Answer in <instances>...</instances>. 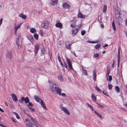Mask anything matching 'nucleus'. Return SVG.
Listing matches in <instances>:
<instances>
[{
	"mask_svg": "<svg viewBox=\"0 0 127 127\" xmlns=\"http://www.w3.org/2000/svg\"><path fill=\"white\" fill-rule=\"evenodd\" d=\"M11 96L13 100L15 102L17 101L18 100V98L16 95L14 94H11Z\"/></svg>",
	"mask_w": 127,
	"mask_h": 127,
	"instance_id": "9",
	"label": "nucleus"
},
{
	"mask_svg": "<svg viewBox=\"0 0 127 127\" xmlns=\"http://www.w3.org/2000/svg\"><path fill=\"white\" fill-rule=\"evenodd\" d=\"M112 86L111 84H109L108 85V87L109 90L111 89L112 88Z\"/></svg>",
	"mask_w": 127,
	"mask_h": 127,
	"instance_id": "43",
	"label": "nucleus"
},
{
	"mask_svg": "<svg viewBox=\"0 0 127 127\" xmlns=\"http://www.w3.org/2000/svg\"><path fill=\"white\" fill-rule=\"evenodd\" d=\"M28 105L29 106H30L31 107H32L33 106V105L32 104L31 102H29Z\"/></svg>",
	"mask_w": 127,
	"mask_h": 127,
	"instance_id": "45",
	"label": "nucleus"
},
{
	"mask_svg": "<svg viewBox=\"0 0 127 127\" xmlns=\"http://www.w3.org/2000/svg\"><path fill=\"white\" fill-rule=\"evenodd\" d=\"M49 25V24L47 21H45L42 24V26L43 28H47Z\"/></svg>",
	"mask_w": 127,
	"mask_h": 127,
	"instance_id": "6",
	"label": "nucleus"
},
{
	"mask_svg": "<svg viewBox=\"0 0 127 127\" xmlns=\"http://www.w3.org/2000/svg\"><path fill=\"white\" fill-rule=\"evenodd\" d=\"M96 76H94L93 80L95 81H96Z\"/></svg>",
	"mask_w": 127,
	"mask_h": 127,
	"instance_id": "60",
	"label": "nucleus"
},
{
	"mask_svg": "<svg viewBox=\"0 0 127 127\" xmlns=\"http://www.w3.org/2000/svg\"><path fill=\"white\" fill-rule=\"evenodd\" d=\"M29 108L31 110V111L32 112H34L35 111V110H34V108H31L29 106Z\"/></svg>",
	"mask_w": 127,
	"mask_h": 127,
	"instance_id": "52",
	"label": "nucleus"
},
{
	"mask_svg": "<svg viewBox=\"0 0 127 127\" xmlns=\"http://www.w3.org/2000/svg\"><path fill=\"white\" fill-rule=\"evenodd\" d=\"M99 56V54L98 53L94 54V57H95L96 58H98V57Z\"/></svg>",
	"mask_w": 127,
	"mask_h": 127,
	"instance_id": "40",
	"label": "nucleus"
},
{
	"mask_svg": "<svg viewBox=\"0 0 127 127\" xmlns=\"http://www.w3.org/2000/svg\"><path fill=\"white\" fill-rule=\"evenodd\" d=\"M55 26L57 27L60 28H61L62 26V24L60 23H57L55 25Z\"/></svg>",
	"mask_w": 127,
	"mask_h": 127,
	"instance_id": "20",
	"label": "nucleus"
},
{
	"mask_svg": "<svg viewBox=\"0 0 127 127\" xmlns=\"http://www.w3.org/2000/svg\"><path fill=\"white\" fill-rule=\"evenodd\" d=\"M86 33V32L85 30H83L81 32V34L82 35H84Z\"/></svg>",
	"mask_w": 127,
	"mask_h": 127,
	"instance_id": "46",
	"label": "nucleus"
},
{
	"mask_svg": "<svg viewBox=\"0 0 127 127\" xmlns=\"http://www.w3.org/2000/svg\"><path fill=\"white\" fill-rule=\"evenodd\" d=\"M60 108L66 114L68 115H70V113L68 110L65 108L63 107L62 105L61 104L60 105Z\"/></svg>",
	"mask_w": 127,
	"mask_h": 127,
	"instance_id": "4",
	"label": "nucleus"
},
{
	"mask_svg": "<svg viewBox=\"0 0 127 127\" xmlns=\"http://www.w3.org/2000/svg\"><path fill=\"white\" fill-rule=\"evenodd\" d=\"M120 55V48L118 49V55Z\"/></svg>",
	"mask_w": 127,
	"mask_h": 127,
	"instance_id": "62",
	"label": "nucleus"
},
{
	"mask_svg": "<svg viewBox=\"0 0 127 127\" xmlns=\"http://www.w3.org/2000/svg\"><path fill=\"white\" fill-rule=\"evenodd\" d=\"M39 33L41 36H43V33L42 31V30H40L39 31Z\"/></svg>",
	"mask_w": 127,
	"mask_h": 127,
	"instance_id": "51",
	"label": "nucleus"
},
{
	"mask_svg": "<svg viewBox=\"0 0 127 127\" xmlns=\"http://www.w3.org/2000/svg\"><path fill=\"white\" fill-rule=\"evenodd\" d=\"M93 76H96V71L95 70L93 71Z\"/></svg>",
	"mask_w": 127,
	"mask_h": 127,
	"instance_id": "50",
	"label": "nucleus"
},
{
	"mask_svg": "<svg viewBox=\"0 0 127 127\" xmlns=\"http://www.w3.org/2000/svg\"><path fill=\"white\" fill-rule=\"evenodd\" d=\"M112 80V76L111 75L109 76V81H110Z\"/></svg>",
	"mask_w": 127,
	"mask_h": 127,
	"instance_id": "53",
	"label": "nucleus"
},
{
	"mask_svg": "<svg viewBox=\"0 0 127 127\" xmlns=\"http://www.w3.org/2000/svg\"><path fill=\"white\" fill-rule=\"evenodd\" d=\"M0 126L2 127H7L6 126H4L0 123Z\"/></svg>",
	"mask_w": 127,
	"mask_h": 127,
	"instance_id": "63",
	"label": "nucleus"
},
{
	"mask_svg": "<svg viewBox=\"0 0 127 127\" xmlns=\"http://www.w3.org/2000/svg\"><path fill=\"white\" fill-rule=\"evenodd\" d=\"M67 63L70 69L71 70H73V68L71 63L70 62V60L68 58H66Z\"/></svg>",
	"mask_w": 127,
	"mask_h": 127,
	"instance_id": "5",
	"label": "nucleus"
},
{
	"mask_svg": "<svg viewBox=\"0 0 127 127\" xmlns=\"http://www.w3.org/2000/svg\"><path fill=\"white\" fill-rule=\"evenodd\" d=\"M16 43L17 45V46L18 47V48L19 49H21V46L20 43L19 42V39H17L16 41Z\"/></svg>",
	"mask_w": 127,
	"mask_h": 127,
	"instance_id": "13",
	"label": "nucleus"
},
{
	"mask_svg": "<svg viewBox=\"0 0 127 127\" xmlns=\"http://www.w3.org/2000/svg\"><path fill=\"white\" fill-rule=\"evenodd\" d=\"M27 38L32 43H34V39L32 36H28Z\"/></svg>",
	"mask_w": 127,
	"mask_h": 127,
	"instance_id": "11",
	"label": "nucleus"
},
{
	"mask_svg": "<svg viewBox=\"0 0 127 127\" xmlns=\"http://www.w3.org/2000/svg\"><path fill=\"white\" fill-rule=\"evenodd\" d=\"M72 44V43H71L69 41H67L66 43V45H68V46H70Z\"/></svg>",
	"mask_w": 127,
	"mask_h": 127,
	"instance_id": "37",
	"label": "nucleus"
},
{
	"mask_svg": "<svg viewBox=\"0 0 127 127\" xmlns=\"http://www.w3.org/2000/svg\"><path fill=\"white\" fill-rule=\"evenodd\" d=\"M63 8L65 9H69L70 7V6L66 2L63 3Z\"/></svg>",
	"mask_w": 127,
	"mask_h": 127,
	"instance_id": "10",
	"label": "nucleus"
},
{
	"mask_svg": "<svg viewBox=\"0 0 127 127\" xmlns=\"http://www.w3.org/2000/svg\"><path fill=\"white\" fill-rule=\"evenodd\" d=\"M18 38L17 39H20L21 38V36L19 34L18 35Z\"/></svg>",
	"mask_w": 127,
	"mask_h": 127,
	"instance_id": "59",
	"label": "nucleus"
},
{
	"mask_svg": "<svg viewBox=\"0 0 127 127\" xmlns=\"http://www.w3.org/2000/svg\"><path fill=\"white\" fill-rule=\"evenodd\" d=\"M58 58L59 62H60L61 61V59L60 58V56L59 55H58Z\"/></svg>",
	"mask_w": 127,
	"mask_h": 127,
	"instance_id": "54",
	"label": "nucleus"
},
{
	"mask_svg": "<svg viewBox=\"0 0 127 127\" xmlns=\"http://www.w3.org/2000/svg\"><path fill=\"white\" fill-rule=\"evenodd\" d=\"M25 123L27 127H36L37 126L31 122L28 119H26L25 121Z\"/></svg>",
	"mask_w": 127,
	"mask_h": 127,
	"instance_id": "2",
	"label": "nucleus"
},
{
	"mask_svg": "<svg viewBox=\"0 0 127 127\" xmlns=\"http://www.w3.org/2000/svg\"><path fill=\"white\" fill-rule=\"evenodd\" d=\"M2 19L1 18L0 20V25H1L2 23Z\"/></svg>",
	"mask_w": 127,
	"mask_h": 127,
	"instance_id": "58",
	"label": "nucleus"
},
{
	"mask_svg": "<svg viewBox=\"0 0 127 127\" xmlns=\"http://www.w3.org/2000/svg\"><path fill=\"white\" fill-rule=\"evenodd\" d=\"M61 93V89L60 90L58 91L57 93L60 95H62V96L64 97H65L66 96V95L64 93H62V94Z\"/></svg>",
	"mask_w": 127,
	"mask_h": 127,
	"instance_id": "14",
	"label": "nucleus"
},
{
	"mask_svg": "<svg viewBox=\"0 0 127 127\" xmlns=\"http://www.w3.org/2000/svg\"><path fill=\"white\" fill-rule=\"evenodd\" d=\"M58 78L60 81H62L63 80L62 77V75H60L59 76Z\"/></svg>",
	"mask_w": 127,
	"mask_h": 127,
	"instance_id": "49",
	"label": "nucleus"
},
{
	"mask_svg": "<svg viewBox=\"0 0 127 127\" xmlns=\"http://www.w3.org/2000/svg\"><path fill=\"white\" fill-rule=\"evenodd\" d=\"M66 48L68 49H70V46H68V45H66Z\"/></svg>",
	"mask_w": 127,
	"mask_h": 127,
	"instance_id": "56",
	"label": "nucleus"
},
{
	"mask_svg": "<svg viewBox=\"0 0 127 127\" xmlns=\"http://www.w3.org/2000/svg\"><path fill=\"white\" fill-rule=\"evenodd\" d=\"M100 46V44H98L95 45V48L96 49H98Z\"/></svg>",
	"mask_w": 127,
	"mask_h": 127,
	"instance_id": "34",
	"label": "nucleus"
},
{
	"mask_svg": "<svg viewBox=\"0 0 127 127\" xmlns=\"http://www.w3.org/2000/svg\"><path fill=\"white\" fill-rule=\"evenodd\" d=\"M34 97L35 100H36L37 102H40V100L39 97L37 95H34Z\"/></svg>",
	"mask_w": 127,
	"mask_h": 127,
	"instance_id": "19",
	"label": "nucleus"
},
{
	"mask_svg": "<svg viewBox=\"0 0 127 127\" xmlns=\"http://www.w3.org/2000/svg\"><path fill=\"white\" fill-rule=\"evenodd\" d=\"M122 21L123 20L122 19L121 17L117 19V22L119 24L120 23L122 22Z\"/></svg>",
	"mask_w": 127,
	"mask_h": 127,
	"instance_id": "23",
	"label": "nucleus"
},
{
	"mask_svg": "<svg viewBox=\"0 0 127 127\" xmlns=\"http://www.w3.org/2000/svg\"><path fill=\"white\" fill-rule=\"evenodd\" d=\"M102 92H103V93L105 95L107 96H108V93L107 92H104V91H102Z\"/></svg>",
	"mask_w": 127,
	"mask_h": 127,
	"instance_id": "47",
	"label": "nucleus"
},
{
	"mask_svg": "<svg viewBox=\"0 0 127 127\" xmlns=\"http://www.w3.org/2000/svg\"><path fill=\"white\" fill-rule=\"evenodd\" d=\"M87 105H88L89 107H90V108L91 109V110L92 111H93V107H92L91 105L89 104L88 103H87Z\"/></svg>",
	"mask_w": 127,
	"mask_h": 127,
	"instance_id": "36",
	"label": "nucleus"
},
{
	"mask_svg": "<svg viewBox=\"0 0 127 127\" xmlns=\"http://www.w3.org/2000/svg\"><path fill=\"white\" fill-rule=\"evenodd\" d=\"M58 0H52L50 3L53 5H55L57 4Z\"/></svg>",
	"mask_w": 127,
	"mask_h": 127,
	"instance_id": "12",
	"label": "nucleus"
},
{
	"mask_svg": "<svg viewBox=\"0 0 127 127\" xmlns=\"http://www.w3.org/2000/svg\"><path fill=\"white\" fill-rule=\"evenodd\" d=\"M112 26L113 28V29L114 31H115L116 30V28L114 21H113L112 22Z\"/></svg>",
	"mask_w": 127,
	"mask_h": 127,
	"instance_id": "29",
	"label": "nucleus"
},
{
	"mask_svg": "<svg viewBox=\"0 0 127 127\" xmlns=\"http://www.w3.org/2000/svg\"><path fill=\"white\" fill-rule=\"evenodd\" d=\"M31 119L32 121L37 126L38 125V123L37 122L34 118L32 117L31 118Z\"/></svg>",
	"mask_w": 127,
	"mask_h": 127,
	"instance_id": "21",
	"label": "nucleus"
},
{
	"mask_svg": "<svg viewBox=\"0 0 127 127\" xmlns=\"http://www.w3.org/2000/svg\"><path fill=\"white\" fill-rule=\"evenodd\" d=\"M107 9V6L106 5H104L103 6V11L104 12H106Z\"/></svg>",
	"mask_w": 127,
	"mask_h": 127,
	"instance_id": "31",
	"label": "nucleus"
},
{
	"mask_svg": "<svg viewBox=\"0 0 127 127\" xmlns=\"http://www.w3.org/2000/svg\"><path fill=\"white\" fill-rule=\"evenodd\" d=\"M115 89L118 93H119L120 92V89L119 88L118 86H116L115 87Z\"/></svg>",
	"mask_w": 127,
	"mask_h": 127,
	"instance_id": "28",
	"label": "nucleus"
},
{
	"mask_svg": "<svg viewBox=\"0 0 127 127\" xmlns=\"http://www.w3.org/2000/svg\"><path fill=\"white\" fill-rule=\"evenodd\" d=\"M41 52L42 53L44 54L45 53V50L44 48H42L41 49Z\"/></svg>",
	"mask_w": 127,
	"mask_h": 127,
	"instance_id": "42",
	"label": "nucleus"
},
{
	"mask_svg": "<svg viewBox=\"0 0 127 127\" xmlns=\"http://www.w3.org/2000/svg\"><path fill=\"white\" fill-rule=\"evenodd\" d=\"M96 104H97V105L101 108H103L104 106L103 105H101V104L98 103H97V102H96Z\"/></svg>",
	"mask_w": 127,
	"mask_h": 127,
	"instance_id": "38",
	"label": "nucleus"
},
{
	"mask_svg": "<svg viewBox=\"0 0 127 127\" xmlns=\"http://www.w3.org/2000/svg\"><path fill=\"white\" fill-rule=\"evenodd\" d=\"M95 89L98 92H101V90L97 86H96L95 87Z\"/></svg>",
	"mask_w": 127,
	"mask_h": 127,
	"instance_id": "41",
	"label": "nucleus"
},
{
	"mask_svg": "<svg viewBox=\"0 0 127 127\" xmlns=\"http://www.w3.org/2000/svg\"><path fill=\"white\" fill-rule=\"evenodd\" d=\"M120 55H118V66H119V63L120 61Z\"/></svg>",
	"mask_w": 127,
	"mask_h": 127,
	"instance_id": "30",
	"label": "nucleus"
},
{
	"mask_svg": "<svg viewBox=\"0 0 127 127\" xmlns=\"http://www.w3.org/2000/svg\"><path fill=\"white\" fill-rule=\"evenodd\" d=\"M25 101V104H27L30 101L28 97H26L25 98L24 97H22L20 99V100H19V101L21 103H23V101Z\"/></svg>",
	"mask_w": 127,
	"mask_h": 127,
	"instance_id": "3",
	"label": "nucleus"
},
{
	"mask_svg": "<svg viewBox=\"0 0 127 127\" xmlns=\"http://www.w3.org/2000/svg\"><path fill=\"white\" fill-rule=\"evenodd\" d=\"M92 100L94 101L96 100V97L93 94H92Z\"/></svg>",
	"mask_w": 127,
	"mask_h": 127,
	"instance_id": "26",
	"label": "nucleus"
},
{
	"mask_svg": "<svg viewBox=\"0 0 127 127\" xmlns=\"http://www.w3.org/2000/svg\"><path fill=\"white\" fill-rule=\"evenodd\" d=\"M64 67L66 68L67 69V66L66 63L65 62H64Z\"/></svg>",
	"mask_w": 127,
	"mask_h": 127,
	"instance_id": "55",
	"label": "nucleus"
},
{
	"mask_svg": "<svg viewBox=\"0 0 127 127\" xmlns=\"http://www.w3.org/2000/svg\"><path fill=\"white\" fill-rule=\"evenodd\" d=\"M94 113L98 117H99V118L101 119H102L103 118V117L102 116L99 114L98 112H96L95 111H94Z\"/></svg>",
	"mask_w": 127,
	"mask_h": 127,
	"instance_id": "22",
	"label": "nucleus"
},
{
	"mask_svg": "<svg viewBox=\"0 0 127 127\" xmlns=\"http://www.w3.org/2000/svg\"><path fill=\"white\" fill-rule=\"evenodd\" d=\"M39 49V45L37 44H36L35 45L34 47V53L35 55H36Z\"/></svg>",
	"mask_w": 127,
	"mask_h": 127,
	"instance_id": "7",
	"label": "nucleus"
},
{
	"mask_svg": "<svg viewBox=\"0 0 127 127\" xmlns=\"http://www.w3.org/2000/svg\"><path fill=\"white\" fill-rule=\"evenodd\" d=\"M33 36L34 37L36 40H38V35L37 33H35L34 34Z\"/></svg>",
	"mask_w": 127,
	"mask_h": 127,
	"instance_id": "27",
	"label": "nucleus"
},
{
	"mask_svg": "<svg viewBox=\"0 0 127 127\" xmlns=\"http://www.w3.org/2000/svg\"><path fill=\"white\" fill-rule=\"evenodd\" d=\"M78 16L79 17L81 18H84L85 17L84 15L82 14L81 13H79L78 14Z\"/></svg>",
	"mask_w": 127,
	"mask_h": 127,
	"instance_id": "25",
	"label": "nucleus"
},
{
	"mask_svg": "<svg viewBox=\"0 0 127 127\" xmlns=\"http://www.w3.org/2000/svg\"><path fill=\"white\" fill-rule=\"evenodd\" d=\"M106 71L107 73H106V76H108L109 75V73L110 72V69H109L108 68L107 69Z\"/></svg>",
	"mask_w": 127,
	"mask_h": 127,
	"instance_id": "39",
	"label": "nucleus"
},
{
	"mask_svg": "<svg viewBox=\"0 0 127 127\" xmlns=\"http://www.w3.org/2000/svg\"><path fill=\"white\" fill-rule=\"evenodd\" d=\"M13 113L16 115V117L17 119H20V117L17 113L16 112H13Z\"/></svg>",
	"mask_w": 127,
	"mask_h": 127,
	"instance_id": "33",
	"label": "nucleus"
},
{
	"mask_svg": "<svg viewBox=\"0 0 127 127\" xmlns=\"http://www.w3.org/2000/svg\"><path fill=\"white\" fill-rule=\"evenodd\" d=\"M30 32L32 33H35L36 32V30L34 28H32L30 29Z\"/></svg>",
	"mask_w": 127,
	"mask_h": 127,
	"instance_id": "24",
	"label": "nucleus"
},
{
	"mask_svg": "<svg viewBox=\"0 0 127 127\" xmlns=\"http://www.w3.org/2000/svg\"><path fill=\"white\" fill-rule=\"evenodd\" d=\"M120 96L121 97L122 99H123V94L122 92H121Z\"/></svg>",
	"mask_w": 127,
	"mask_h": 127,
	"instance_id": "61",
	"label": "nucleus"
},
{
	"mask_svg": "<svg viewBox=\"0 0 127 127\" xmlns=\"http://www.w3.org/2000/svg\"><path fill=\"white\" fill-rule=\"evenodd\" d=\"M115 16L117 19L120 17V13L119 12H118V13H117L115 14Z\"/></svg>",
	"mask_w": 127,
	"mask_h": 127,
	"instance_id": "35",
	"label": "nucleus"
},
{
	"mask_svg": "<svg viewBox=\"0 0 127 127\" xmlns=\"http://www.w3.org/2000/svg\"><path fill=\"white\" fill-rule=\"evenodd\" d=\"M40 101L41 102L40 103V104L41 105L43 108H44L46 110H47V109L46 107L45 104L44 103L43 101L41 99H40Z\"/></svg>",
	"mask_w": 127,
	"mask_h": 127,
	"instance_id": "15",
	"label": "nucleus"
},
{
	"mask_svg": "<svg viewBox=\"0 0 127 127\" xmlns=\"http://www.w3.org/2000/svg\"><path fill=\"white\" fill-rule=\"evenodd\" d=\"M12 55L11 52L10 51H8L6 55V58L8 59H11L12 58Z\"/></svg>",
	"mask_w": 127,
	"mask_h": 127,
	"instance_id": "8",
	"label": "nucleus"
},
{
	"mask_svg": "<svg viewBox=\"0 0 127 127\" xmlns=\"http://www.w3.org/2000/svg\"><path fill=\"white\" fill-rule=\"evenodd\" d=\"M71 26L72 28H75L76 26L75 22L73 24H71Z\"/></svg>",
	"mask_w": 127,
	"mask_h": 127,
	"instance_id": "44",
	"label": "nucleus"
},
{
	"mask_svg": "<svg viewBox=\"0 0 127 127\" xmlns=\"http://www.w3.org/2000/svg\"><path fill=\"white\" fill-rule=\"evenodd\" d=\"M82 71L83 74L85 75H87V71L86 70H85L84 69L83 66L82 67Z\"/></svg>",
	"mask_w": 127,
	"mask_h": 127,
	"instance_id": "16",
	"label": "nucleus"
},
{
	"mask_svg": "<svg viewBox=\"0 0 127 127\" xmlns=\"http://www.w3.org/2000/svg\"><path fill=\"white\" fill-rule=\"evenodd\" d=\"M88 41V42L90 43H97V42H95L94 41H90L89 40L88 41Z\"/></svg>",
	"mask_w": 127,
	"mask_h": 127,
	"instance_id": "48",
	"label": "nucleus"
},
{
	"mask_svg": "<svg viewBox=\"0 0 127 127\" xmlns=\"http://www.w3.org/2000/svg\"><path fill=\"white\" fill-rule=\"evenodd\" d=\"M10 106L11 108H14V107L12 104H10Z\"/></svg>",
	"mask_w": 127,
	"mask_h": 127,
	"instance_id": "64",
	"label": "nucleus"
},
{
	"mask_svg": "<svg viewBox=\"0 0 127 127\" xmlns=\"http://www.w3.org/2000/svg\"><path fill=\"white\" fill-rule=\"evenodd\" d=\"M21 24L20 25H17L16 26L14 27V29L16 31H17L18 29L20 28L21 26Z\"/></svg>",
	"mask_w": 127,
	"mask_h": 127,
	"instance_id": "32",
	"label": "nucleus"
},
{
	"mask_svg": "<svg viewBox=\"0 0 127 127\" xmlns=\"http://www.w3.org/2000/svg\"><path fill=\"white\" fill-rule=\"evenodd\" d=\"M19 16L24 19H25L27 18V16L25 15H24L23 14H19Z\"/></svg>",
	"mask_w": 127,
	"mask_h": 127,
	"instance_id": "18",
	"label": "nucleus"
},
{
	"mask_svg": "<svg viewBox=\"0 0 127 127\" xmlns=\"http://www.w3.org/2000/svg\"><path fill=\"white\" fill-rule=\"evenodd\" d=\"M79 30V29H76L74 30H73L72 31V35L73 36L75 35L77 33Z\"/></svg>",
	"mask_w": 127,
	"mask_h": 127,
	"instance_id": "17",
	"label": "nucleus"
},
{
	"mask_svg": "<svg viewBox=\"0 0 127 127\" xmlns=\"http://www.w3.org/2000/svg\"><path fill=\"white\" fill-rule=\"evenodd\" d=\"M50 89L52 90L53 93H55V92L57 93L60 89L58 87V85L55 83L53 84L52 85V86L50 87Z\"/></svg>",
	"mask_w": 127,
	"mask_h": 127,
	"instance_id": "1",
	"label": "nucleus"
},
{
	"mask_svg": "<svg viewBox=\"0 0 127 127\" xmlns=\"http://www.w3.org/2000/svg\"><path fill=\"white\" fill-rule=\"evenodd\" d=\"M11 120L13 122H14L15 123H16V121H15V120L13 118H11Z\"/></svg>",
	"mask_w": 127,
	"mask_h": 127,
	"instance_id": "57",
	"label": "nucleus"
}]
</instances>
